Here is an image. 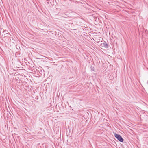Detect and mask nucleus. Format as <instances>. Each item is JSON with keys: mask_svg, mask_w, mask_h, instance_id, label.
Returning <instances> with one entry per match:
<instances>
[{"mask_svg": "<svg viewBox=\"0 0 148 148\" xmlns=\"http://www.w3.org/2000/svg\"><path fill=\"white\" fill-rule=\"evenodd\" d=\"M7 34H10L9 33H7Z\"/></svg>", "mask_w": 148, "mask_h": 148, "instance_id": "nucleus-4", "label": "nucleus"}, {"mask_svg": "<svg viewBox=\"0 0 148 148\" xmlns=\"http://www.w3.org/2000/svg\"><path fill=\"white\" fill-rule=\"evenodd\" d=\"M47 1H48L49 0H46Z\"/></svg>", "mask_w": 148, "mask_h": 148, "instance_id": "nucleus-5", "label": "nucleus"}, {"mask_svg": "<svg viewBox=\"0 0 148 148\" xmlns=\"http://www.w3.org/2000/svg\"><path fill=\"white\" fill-rule=\"evenodd\" d=\"M114 136L115 138L117 139L120 142H123V139L120 135L115 133L114 134Z\"/></svg>", "mask_w": 148, "mask_h": 148, "instance_id": "nucleus-1", "label": "nucleus"}, {"mask_svg": "<svg viewBox=\"0 0 148 148\" xmlns=\"http://www.w3.org/2000/svg\"><path fill=\"white\" fill-rule=\"evenodd\" d=\"M35 99L37 100L38 99V96H36L35 97Z\"/></svg>", "mask_w": 148, "mask_h": 148, "instance_id": "nucleus-3", "label": "nucleus"}, {"mask_svg": "<svg viewBox=\"0 0 148 148\" xmlns=\"http://www.w3.org/2000/svg\"><path fill=\"white\" fill-rule=\"evenodd\" d=\"M103 46L106 48H108V44L106 42L103 43Z\"/></svg>", "mask_w": 148, "mask_h": 148, "instance_id": "nucleus-2", "label": "nucleus"}]
</instances>
